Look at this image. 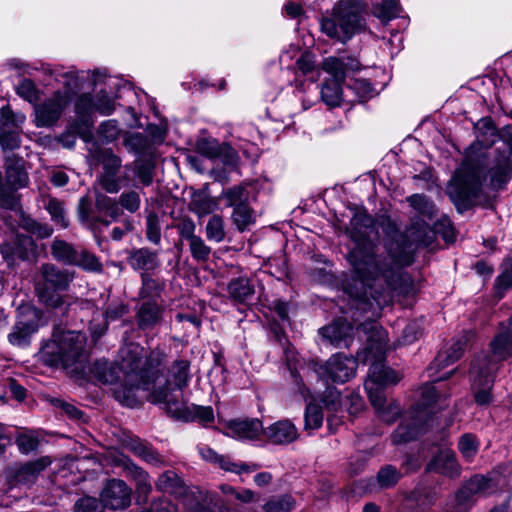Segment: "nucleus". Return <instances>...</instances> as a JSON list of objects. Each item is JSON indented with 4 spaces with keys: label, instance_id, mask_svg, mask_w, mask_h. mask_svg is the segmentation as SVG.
Returning a JSON list of instances; mask_svg holds the SVG:
<instances>
[{
    "label": "nucleus",
    "instance_id": "f257e3e1",
    "mask_svg": "<svg viewBox=\"0 0 512 512\" xmlns=\"http://www.w3.org/2000/svg\"><path fill=\"white\" fill-rule=\"evenodd\" d=\"M433 239L434 232L427 223H413L405 234L395 232L384 241L382 253L371 240L357 239L347 257L361 285L360 290L351 292L357 309L376 314L390 302L392 293L414 296V282L404 269L414 262L416 246H427Z\"/></svg>",
    "mask_w": 512,
    "mask_h": 512
},
{
    "label": "nucleus",
    "instance_id": "f03ea898",
    "mask_svg": "<svg viewBox=\"0 0 512 512\" xmlns=\"http://www.w3.org/2000/svg\"><path fill=\"white\" fill-rule=\"evenodd\" d=\"M141 367V347L130 343L119 351V362L104 360L94 364V376L103 384H116L113 393L117 401L128 407L140 403L138 393L148 389L149 375Z\"/></svg>",
    "mask_w": 512,
    "mask_h": 512
},
{
    "label": "nucleus",
    "instance_id": "7ed1b4c3",
    "mask_svg": "<svg viewBox=\"0 0 512 512\" xmlns=\"http://www.w3.org/2000/svg\"><path fill=\"white\" fill-rule=\"evenodd\" d=\"M486 168L493 188H501L512 177V162L506 152H498L489 164L484 155L474 157L469 153L453 178V189L460 200L471 204L480 195Z\"/></svg>",
    "mask_w": 512,
    "mask_h": 512
},
{
    "label": "nucleus",
    "instance_id": "20e7f679",
    "mask_svg": "<svg viewBox=\"0 0 512 512\" xmlns=\"http://www.w3.org/2000/svg\"><path fill=\"white\" fill-rule=\"evenodd\" d=\"M493 358L487 354L477 355L471 363L470 381L475 402L478 405H488L492 401L493 387L498 362L512 356V316L508 324L491 341Z\"/></svg>",
    "mask_w": 512,
    "mask_h": 512
},
{
    "label": "nucleus",
    "instance_id": "39448f33",
    "mask_svg": "<svg viewBox=\"0 0 512 512\" xmlns=\"http://www.w3.org/2000/svg\"><path fill=\"white\" fill-rule=\"evenodd\" d=\"M190 379V362L185 359L175 360L168 370L166 385L152 392L151 401L161 404L172 417L188 421L190 411L183 400L182 390L188 386Z\"/></svg>",
    "mask_w": 512,
    "mask_h": 512
},
{
    "label": "nucleus",
    "instance_id": "423d86ee",
    "mask_svg": "<svg viewBox=\"0 0 512 512\" xmlns=\"http://www.w3.org/2000/svg\"><path fill=\"white\" fill-rule=\"evenodd\" d=\"M75 279V271L60 268L52 263L42 264L39 269V278L35 282V292L40 303L57 309L71 305V297L62 295L67 291Z\"/></svg>",
    "mask_w": 512,
    "mask_h": 512
},
{
    "label": "nucleus",
    "instance_id": "0eeeda50",
    "mask_svg": "<svg viewBox=\"0 0 512 512\" xmlns=\"http://www.w3.org/2000/svg\"><path fill=\"white\" fill-rule=\"evenodd\" d=\"M401 377L399 373L384 363L375 362L370 366L368 379L364 383L372 406L377 411L378 416L387 423L394 422L399 416L401 409L397 402H387L384 388L398 383Z\"/></svg>",
    "mask_w": 512,
    "mask_h": 512
},
{
    "label": "nucleus",
    "instance_id": "6e6552de",
    "mask_svg": "<svg viewBox=\"0 0 512 512\" xmlns=\"http://www.w3.org/2000/svg\"><path fill=\"white\" fill-rule=\"evenodd\" d=\"M362 6L357 0H345L334 6L331 16L320 20L321 31L332 39L345 43L364 29Z\"/></svg>",
    "mask_w": 512,
    "mask_h": 512
},
{
    "label": "nucleus",
    "instance_id": "1a4fd4ad",
    "mask_svg": "<svg viewBox=\"0 0 512 512\" xmlns=\"http://www.w3.org/2000/svg\"><path fill=\"white\" fill-rule=\"evenodd\" d=\"M86 336L77 331L53 334L40 350V359L49 366L71 367L85 356Z\"/></svg>",
    "mask_w": 512,
    "mask_h": 512
},
{
    "label": "nucleus",
    "instance_id": "9d476101",
    "mask_svg": "<svg viewBox=\"0 0 512 512\" xmlns=\"http://www.w3.org/2000/svg\"><path fill=\"white\" fill-rule=\"evenodd\" d=\"M49 73L55 74L58 81H60L59 77L64 78V85L67 86L68 90L56 91L51 97L35 106V124L37 127H51L56 124L71 102L72 90L78 86L77 77L73 71L60 74L49 70Z\"/></svg>",
    "mask_w": 512,
    "mask_h": 512
},
{
    "label": "nucleus",
    "instance_id": "9b49d317",
    "mask_svg": "<svg viewBox=\"0 0 512 512\" xmlns=\"http://www.w3.org/2000/svg\"><path fill=\"white\" fill-rule=\"evenodd\" d=\"M97 159L102 166L97 182L106 193L116 194L122 187L128 185V166H125L124 170H122L120 157L110 149H104L99 152Z\"/></svg>",
    "mask_w": 512,
    "mask_h": 512
},
{
    "label": "nucleus",
    "instance_id": "f8f14e48",
    "mask_svg": "<svg viewBox=\"0 0 512 512\" xmlns=\"http://www.w3.org/2000/svg\"><path fill=\"white\" fill-rule=\"evenodd\" d=\"M357 366L356 359L336 353L325 364L314 363L312 369L323 381L342 384L355 376Z\"/></svg>",
    "mask_w": 512,
    "mask_h": 512
},
{
    "label": "nucleus",
    "instance_id": "ddd939ff",
    "mask_svg": "<svg viewBox=\"0 0 512 512\" xmlns=\"http://www.w3.org/2000/svg\"><path fill=\"white\" fill-rule=\"evenodd\" d=\"M41 316L37 309L33 307L22 308L8 334V341L13 346L25 348L30 345L31 337L39 329Z\"/></svg>",
    "mask_w": 512,
    "mask_h": 512
},
{
    "label": "nucleus",
    "instance_id": "4468645a",
    "mask_svg": "<svg viewBox=\"0 0 512 512\" xmlns=\"http://www.w3.org/2000/svg\"><path fill=\"white\" fill-rule=\"evenodd\" d=\"M51 463L49 456H42L25 463H15L6 470L7 480L11 487H30Z\"/></svg>",
    "mask_w": 512,
    "mask_h": 512
},
{
    "label": "nucleus",
    "instance_id": "2eb2a0df",
    "mask_svg": "<svg viewBox=\"0 0 512 512\" xmlns=\"http://www.w3.org/2000/svg\"><path fill=\"white\" fill-rule=\"evenodd\" d=\"M101 500L105 507L112 510L125 509L131 504L132 489L121 479H109L102 491Z\"/></svg>",
    "mask_w": 512,
    "mask_h": 512
},
{
    "label": "nucleus",
    "instance_id": "dca6fc26",
    "mask_svg": "<svg viewBox=\"0 0 512 512\" xmlns=\"http://www.w3.org/2000/svg\"><path fill=\"white\" fill-rule=\"evenodd\" d=\"M476 143L471 146V150L476 149L477 146L490 147L493 145L498 137L507 146L512 155V127L507 126L498 135L497 129L490 119L483 118L475 125Z\"/></svg>",
    "mask_w": 512,
    "mask_h": 512
},
{
    "label": "nucleus",
    "instance_id": "f3484780",
    "mask_svg": "<svg viewBox=\"0 0 512 512\" xmlns=\"http://www.w3.org/2000/svg\"><path fill=\"white\" fill-rule=\"evenodd\" d=\"M201 458L220 469L235 474L252 473L260 468L256 463L234 462L230 457L218 454L207 445L197 447Z\"/></svg>",
    "mask_w": 512,
    "mask_h": 512
},
{
    "label": "nucleus",
    "instance_id": "a211bd4d",
    "mask_svg": "<svg viewBox=\"0 0 512 512\" xmlns=\"http://www.w3.org/2000/svg\"><path fill=\"white\" fill-rule=\"evenodd\" d=\"M196 151L209 158L220 159L226 165H235L238 159L237 152L228 144H220L213 138H200L195 144Z\"/></svg>",
    "mask_w": 512,
    "mask_h": 512
},
{
    "label": "nucleus",
    "instance_id": "6ab92c4d",
    "mask_svg": "<svg viewBox=\"0 0 512 512\" xmlns=\"http://www.w3.org/2000/svg\"><path fill=\"white\" fill-rule=\"evenodd\" d=\"M21 145L20 129L15 124L9 107H3L0 114V146L3 151L18 149Z\"/></svg>",
    "mask_w": 512,
    "mask_h": 512
},
{
    "label": "nucleus",
    "instance_id": "aec40b11",
    "mask_svg": "<svg viewBox=\"0 0 512 512\" xmlns=\"http://www.w3.org/2000/svg\"><path fill=\"white\" fill-rule=\"evenodd\" d=\"M226 429V435L239 440H254L264 434L262 422L257 418L231 420Z\"/></svg>",
    "mask_w": 512,
    "mask_h": 512
},
{
    "label": "nucleus",
    "instance_id": "412c9836",
    "mask_svg": "<svg viewBox=\"0 0 512 512\" xmlns=\"http://www.w3.org/2000/svg\"><path fill=\"white\" fill-rule=\"evenodd\" d=\"M409 414V418L405 417L392 434V442L394 444H402L414 440L421 432L424 423H426L417 410L410 411Z\"/></svg>",
    "mask_w": 512,
    "mask_h": 512
},
{
    "label": "nucleus",
    "instance_id": "4be33fe9",
    "mask_svg": "<svg viewBox=\"0 0 512 512\" xmlns=\"http://www.w3.org/2000/svg\"><path fill=\"white\" fill-rule=\"evenodd\" d=\"M5 181L7 186L15 191L28 184V174L21 157L11 154L5 157Z\"/></svg>",
    "mask_w": 512,
    "mask_h": 512
},
{
    "label": "nucleus",
    "instance_id": "5701e85b",
    "mask_svg": "<svg viewBox=\"0 0 512 512\" xmlns=\"http://www.w3.org/2000/svg\"><path fill=\"white\" fill-rule=\"evenodd\" d=\"M127 263L134 271L148 273L160 266L158 253L149 248H135L128 252Z\"/></svg>",
    "mask_w": 512,
    "mask_h": 512
},
{
    "label": "nucleus",
    "instance_id": "b1692460",
    "mask_svg": "<svg viewBox=\"0 0 512 512\" xmlns=\"http://www.w3.org/2000/svg\"><path fill=\"white\" fill-rule=\"evenodd\" d=\"M352 333V325L344 319H338L321 329L322 336L336 347H349Z\"/></svg>",
    "mask_w": 512,
    "mask_h": 512
},
{
    "label": "nucleus",
    "instance_id": "393cba45",
    "mask_svg": "<svg viewBox=\"0 0 512 512\" xmlns=\"http://www.w3.org/2000/svg\"><path fill=\"white\" fill-rule=\"evenodd\" d=\"M426 470L436 472L445 476L455 477L459 475L460 467L458 465L455 453L450 449H441L428 463Z\"/></svg>",
    "mask_w": 512,
    "mask_h": 512
},
{
    "label": "nucleus",
    "instance_id": "a878e982",
    "mask_svg": "<svg viewBox=\"0 0 512 512\" xmlns=\"http://www.w3.org/2000/svg\"><path fill=\"white\" fill-rule=\"evenodd\" d=\"M230 300L238 304H248L254 297V281L247 276L232 278L227 285Z\"/></svg>",
    "mask_w": 512,
    "mask_h": 512
},
{
    "label": "nucleus",
    "instance_id": "bb28decb",
    "mask_svg": "<svg viewBox=\"0 0 512 512\" xmlns=\"http://www.w3.org/2000/svg\"><path fill=\"white\" fill-rule=\"evenodd\" d=\"M264 435L273 444L285 445L294 442L299 434L297 427L289 420H280L264 430Z\"/></svg>",
    "mask_w": 512,
    "mask_h": 512
},
{
    "label": "nucleus",
    "instance_id": "cd10ccee",
    "mask_svg": "<svg viewBox=\"0 0 512 512\" xmlns=\"http://www.w3.org/2000/svg\"><path fill=\"white\" fill-rule=\"evenodd\" d=\"M357 331L363 332L367 336L368 348L381 355L387 346V334L383 328L375 321H366L357 327Z\"/></svg>",
    "mask_w": 512,
    "mask_h": 512
},
{
    "label": "nucleus",
    "instance_id": "c85d7f7f",
    "mask_svg": "<svg viewBox=\"0 0 512 512\" xmlns=\"http://www.w3.org/2000/svg\"><path fill=\"white\" fill-rule=\"evenodd\" d=\"M122 465L126 476L134 481L139 496H143L144 499H147L152 491V484L148 472L134 464L130 459H125Z\"/></svg>",
    "mask_w": 512,
    "mask_h": 512
},
{
    "label": "nucleus",
    "instance_id": "c756f323",
    "mask_svg": "<svg viewBox=\"0 0 512 512\" xmlns=\"http://www.w3.org/2000/svg\"><path fill=\"white\" fill-rule=\"evenodd\" d=\"M495 488L494 482L485 476L472 477L458 492L457 500L462 503L468 501L473 495H487Z\"/></svg>",
    "mask_w": 512,
    "mask_h": 512
},
{
    "label": "nucleus",
    "instance_id": "7c9ffc66",
    "mask_svg": "<svg viewBox=\"0 0 512 512\" xmlns=\"http://www.w3.org/2000/svg\"><path fill=\"white\" fill-rule=\"evenodd\" d=\"M136 318L140 329H150L162 321L163 309L155 301H145L140 305Z\"/></svg>",
    "mask_w": 512,
    "mask_h": 512
},
{
    "label": "nucleus",
    "instance_id": "2f4dec72",
    "mask_svg": "<svg viewBox=\"0 0 512 512\" xmlns=\"http://www.w3.org/2000/svg\"><path fill=\"white\" fill-rule=\"evenodd\" d=\"M187 512H211L203 505L204 494L197 487L185 485L177 496Z\"/></svg>",
    "mask_w": 512,
    "mask_h": 512
},
{
    "label": "nucleus",
    "instance_id": "473e14b6",
    "mask_svg": "<svg viewBox=\"0 0 512 512\" xmlns=\"http://www.w3.org/2000/svg\"><path fill=\"white\" fill-rule=\"evenodd\" d=\"M435 493L428 488H416L405 499V507L413 512H425L435 502Z\"/></svg>",
    "mask_w": 512,
    "mask_h": 512
},
{
    "label": "nucleus",
    "instance_id": "72a5a7b5",
    "mask_svg": "<svg viewBox=\"0 0 512 512\" xmlns=\"http://www.w3.org/2000/svg\"><path fill=\"white\" fill-rule=\"evenodd\" d=\"M126 446L129 451H131L135 456L141 458L143 461L159 467L164 465L162 456L150 445L140 439H131Z\"/></svg>",
    "mask_w": 512,
    "mask_h": 512
},
{
    "label": "nucleus",
    "instance_id": "f704fd0d",
    "mask_svg": "<svg viewBox=\"0 0 512 512\" xmlns=\"http://www.w3.org/2000/svg\"><path fill=\"white\" fill-rule=\"evenodd\" d=\"M185 485L184 480L173 470L164 471L155 481V487L158 491L169 493L175 498L183 491Z\"/></svg>",
    "mask_w": 512,
    "mask_h": 512
},
{
    "label": "nucleus",
    "instance_id": "c9c22d12",
    "mask_svg": "<svg viewBox=\"0 0 512 512\" xmlns=\"http://www.w3.org/2000/svg\"><path fill=\"white\" fill-rule=\"evenodd\" d=\"M402 474L401 472L392 465H386L379 469L376 479L372 480L369 484L368 489L372 492L376 488L388 489L398 483Z\"/></svg>",
    "mask_w": 512,
    "mask_h": 512
},
{
    "label": "nucleus",
    "instance_id": "e433bc0d",
    "mask_svg": "<svg viewBox=\"0 0 512 512\" xmlns=\"http://www.w3.org/2000/svg\"><path fill=\"white\" fill-rule=\"evenodd\" d=\"M463 353V345L461 342H455L453 343L449 348H446L444 350H441L437 356L435 357L434 361L428 368V371L431 372L432 370H440L443 369L450 364L457 361ZM433 374L430 373V376Z\"/></svg>",
    "mask_w": 512,
    "mask_h": 512
},
{
    "label": "nucleus",
    "instance_id": "4c0bfd02",
    "mask_svg": "<svg viewBox=\"0 0 512 512\" xmlns=\"http://www.w3.org/2000/svg\"><path fill=\"white\" fill-rule=\"evenodd\" d=\"M51 255L57 262L74 265L78 256V249L71 243L55 238L50 247Z\"/></svg>",
    "mask_w": 512,
    "mask_h": 512
},
{
    "label": "nucleus",
    "instance_id": "58836bf2",
    "mask_svg": "<svg viewBox=\"0 0 512 512\" xmlns=\"http://www.w3.org/2000/svg\"><path fill=\"white\" fill-rule=\"evenodd\" d=\"M220 198L227 207L236 208L249 203V191L246 183L234 185L222 191Z\"/></svg>",
    "mask_w": 512,
    "mask_h": 512
},
{
    "label": "nucleus",
    "instance_id": "ea45409f",
    "mask_svg": "<svg viewBox=\"0 0 512 512\" xmlns=\"http://www.w3.org/2000/svg\"><path fill=\"white\" fill-rule=\"evenodd\" d=\"M420 396L419 403L411 411L417 410L422 419L426 421L428 415L433 412L432 405L437 399L435 387L430 383L424 384L420 388Z\"/></svg>",
    "mask_w": 512,
    "mask_h": 512
},
{
    "label": "nucleus",
    "instance_id": "a19ab883",
    "mask_svg": "<svg viewBox=\"0 0 512 512\" xmlns=\"http://www.w3.org/2000/svg\"><path fill=\"white\" fill-rule=\"evenodd\" d=\"M218 207L217 202L204 193H194L189 203V210L199 218L213 213Z\"/></svg>",
    "mask_w": 512,
    "mask_h": 512
},
{
    "label": "nucleus",
    "instance_id": "79ce46f5",
    "mask_svg": "<svg viewBox=\"0 0 512 512\" xmlns=\"http://www.w3.org/2000/svg\"><path fill=\"white\" fill-rule=\"evenodd\" d=\"M163 288V284L150 276L149 273H141V288L139 291L140 299L157 302Z\"/></svg>",
    "mask_w": 512,
    "mask_h": 512
},
{
    "label": "nucleus",
    "instance_id": "37998d69",
    "mask_svg": "<svg viewBox=\"0 0 512 512\" xmlns=\"http://www.w3.org/2000/svg\"><path fill=\"white\" fill-rule=\"evenodd\" d=\"M400 12L399 0H382L372 8L373 15L385 24L399 17Z\"/></svg>",
    "mask_w": 512,
    "mask_h": 512
},
{
    "label": "nucleus",
    "instance_id": "c03bdc74",
    "mask_svg": "<svg viewBox=\"0 0 512 512\" xmlns=\"http://www.w3.org/2000/svg\"><path fill=\"white\" fill-rule=\"evenodd\" d=\"M77 214L80 223L91 230H95L98 223H101L104 226H108L110 224V221L108 220L91 216V204L88 196H83L79 199Z\"/></svg>",
    "mask_w": 512,
    "mask_h": 512
},
{
    "label": "nucleus",
    "instance_id": "a18cd8bd",
    "mask_svg": "<svg viewBox=\"0 0 512 512\" xmlns=\"http://www.w3.org/2000/svg\"><path fill=\"white\" fill-rule=\"evenodd\" d=\"M231 219L237 230L244 232L248 230L251 225L256 221L255 211L250 207V204H246L233 209Z\"/></svg>",
    "mask_w": 512,
    "mask_h": 512
},
{
    "label": "nucleus",
    "instance_id": "49530a36",
    "mask_svg": "<svg viewBox=\"0 0 512 512\" xmlns=\"http://www.w3.org/2000/svg\"><path fill=\"white\" fill-rule=\"evenodd\" d=\"M407 202L424 219L432 220L436 214L434 203L424 194H413Z\"/></svg>",
    "mask_w": 512,
    "mask_h": 512
},
{
    "label": "nucleus",
    "instance_id": "de8ad7c7",
    "mask_svg": "<svg viewBox=\"0 0 512 512\" xmlns=\"http://www.w3.org/2000/svg\"><path fill=\"white\" fill-rule=\"evenodd\" d=\"M95 207L100 213H105L112 220L118 219L122 215L119 199L116 200L101 192H97L95 196Z\"/></svg>",
    "mask_w": 512,
    "mask_h": 512
},
{
    "label": "nucleus",
    "instance_id": "09e8293b",
    "mask_svg": "<svg viewBox=\"0 0 512 512\" xmlns=\"http://www.w3.org/2000/svg\"><path fill=\"white\" fill-rule=\"evenodd\" d=\"M143 356V348L141 347V357ZM167 355L165 351L157 347L153 349L148 357L146 358L145 362L141 359V367L140 369L147 372L149 375L148 378V385L153 381L154 379V370L160 367L165 361H166Z\"/></svg>",
    "mask_w": 512,
    "mask_h": 512
},
{
    "label": "nucleus",
    "instance_id": "8fccbe9b",
    "mask_svg": "<svg viewBox=\"0 0 512 512\" xmlns=\"http://www.w3.org/2000/svg\"><path fill=\"white\" fill-rule=\"evenodd\" d=\"M296 506L295 499L289 494L270 497L263 505L265 512H291Z\"/></svg>",
    "mask_w": 512,
    "mask_h": 512
},
{
    "label": "nucleus",
    "instance_id": "3c124183",
    "mask_svg": "<svg viewBox=\"0 0 512 512\" xmlns=\"http://www.w3.org/2000/svg\"><path fill=\"white\" fill-rule=\"evenodd\" d=\"M320 94L326 105L330 107L338 106L342 96L341 83L332 80L325 82L321 87Z\"/></svg>",
    "mask_w": 512,
    "mask_h": 512
},
{
    "label": "nucleus",
    "instance_id": "603ef678",
    "mask_svg": "<svg viewBox=\"0 0 512 512\" xmlns=\"http://www.w3.org/2000/svg\"><path fill=\"white\" fill-rule=\"evenodd\" d=\"M15 443L21 454L28 455L37 450L40 438L35 431L29 430L19 433L15 439Z\"/></svg>",
    "mask_w": 512,
    "mask_h": 512
},
{
    "label": "nucleus",
    "instance_id": "864d4df0",
    "mask_svg": "<svg viewBox=\"0 0 512 512\" xmlns=\"http://www.w3.org/2000/svg\"><path fill=\"white\" fill-rule=\"evenodd\" d=\"M45 208L49 212L51 219L62 228H67L69 221L66 217L64 203L56 198H49L45 203Z\"/></svg>",
    "mask_w": 512,
    "mask_h": 512
},
{
    "label": "nucleus",
    "instance_id": "5fc2aeb1",
    "mask_svg": "<svg viewBox=\"0 0 512 512\" xmlns=\"http://www.w3.org/2000/svg\"><path fill=\"white\" fill-rule=\"evenodd\" d=\"M322 68L332 77V81L342 82L346 77L344 59L330 56L323 60Z\"/></svg>",
    "mask_w": 512,
    "mask_h": 512
},
{
    "label": "nucleus",
    "instance_id": "6e6d98bb",
    "mask_svg": "<svg viewBox=\"0 0 512 512\" xmlns=\"http://www.w3.org/2000/svg\"><path fill=\"white\" fill-rule=\"evenodd\" d=\"M323 412L321 406L315 403H309L304 413L305 430H316L322 426Z\"/></svg>",
    "mask_w": 512,
    "mask_h": 512
},
{
    "label": "nucleus",
    "instance_id": "4d7b16f0",
    "mask_svg": "<svg viewBox=\"0 0 512 512\" xmlns=\"http://www.w3.org/2000/svg\"><path fill=\"white\" fill-rule=\"evenodd\" d=\"M206 237L216 243L222 242L225 238L224 220L220 215H213L207 222Z\"/></svg>",
    "mask_w": 512,
    "mask_h": 512
},
{
    "label": "nucleus",
    "instance_id": "13d9d810",
    "mask_svg": "<svg viewBox=\"0 0 512 512\" xmlns=\"http://www.w3.org/2000/svg\"><path fill=\"white\" fill-rule=\"evenodd\" d=\"M479 445L475 435L466 433L459 438L458 450L465 459L472 460L479 450Z\"/></svg>",
    "mask_w": 512,
    "mask_h": 512
},
{
    "label": "nucleus",
    "instance_id": "bf43d9fd",
    "mask_svg": "<svg viewBox=\"0 0 512 512\" xmlns=\"http://www.w3.org/2000/svg\"><path fill=\"white\" fill-rule=\"evenodd\" d=\"M75 110L86 125H92V122L89 120V116L91 113L96 111V109L95 100L90 94H82L79 96L75 105Z\"/></svg>",
    "mask_w": 512,
    "mask_h": 512
},
{
    "label": "nucleus",
    "instance_id": "052dcab7",
    "mask_svg": "<svg viewBox=\"0 0 512 512\" xmlns=\"http://www.w3.org/2000/svg\"><path fill=\"white\" fill-rule=\"evenodd\" d=\"M76 262L77 263H74V266H78L87 271L100 272L102 270V264L98 258L86 249L78 251Z\"/></svg>",
    "mask_w": 512,
    "mask_h": 512
},
{
    "label": "nucleus",
    "instance_id": "680f3d73",
    "mask_svg": "<svg viewBox=\"0 0 512 512\" xmlns=\"http://www.w3.org/2000/svg\"><path fill=\"white\" fill-rule=\"evenodd\" d=\"M188 242L190 253L194 260L206 262L209 259L211 248L206 245L205 241L200 236H196Z\"/></svg>",
    "mask_w": 512,
    "mask_h": 512
},
{
    "label": "nucleus",
    "instance_id": "e2e57ef3",
    "mask_svg": "<svg viewBox=\"0 0 512 512\" xmlns=\"http://www.w3.org/2000/svg\"><path fill=\"white\" fill-rule=\"evenodd\" d=\"M146 237L151 243L158 245L161 241L160 219L156 212H149L146 219Z\"/></svg>",
    "mask_w": 512,
    "mask_h": 512
},
{
    "label": "nucleus",
    "instance_id": "0e129e2a",
    "mask_svg": "<svg viewBox=\"0 0 512 512\" xmlns=\"http://www.w3.org/2000/svg\"><path fill=\"white\" fill-rule=\"evenodd\" d=\"M119 204L121 210L136 213L141 205L140 194L135 190L124 191L119 196Z\"/></svg>",
    "mask_w": 512,
    "mask_h": 512
},
{
    "label": "nucleus",
    "instance_id": "69168bd1",
    "mask_svg": "<svg viewBox=\"0 0 512 512\" xmlns=\"http://www.w3.org/2000/svg\"><path fill=\"white\" fill-rule=\"evenodd\" d=\"M104 508L102 500L91 496L81 497L74 504V512H103Z\"/></svg>",
    "mask_w": 512,
    "mask_h": 512
},
{
    "label": "nucleus",
    "instance_id": "338daca9",
    "mask_svg": "<svg viewBox=\"0 0 512 512\" xmlns=\"http://www.w3.org/2000/svg\"><path fill=\"white\" fill-rule=\"evenodd\" d=\"M17 94L30 103L39 99L38 89L35 83L30 79H23L16 88Z\"/></svg>",
    "mask_w": 512,
    "mask_h": 512
},
{
    "label": "nucleus",
    "instance_id": "774afa93",
    "mask_svg": "<svg viewBox=\"0 0 512 512\" xmlns=\"http://www.w3.org/2000/svg\"><path fill=\"white\" fill-rule=\"evenodd\" d=\"M98 134L106 142L114 141L120 134L118 122L113 119L102 122L98 128Z\"/></svg>",
    "mask_w": 512,
    "mask_h": 512
}]
</instances>
